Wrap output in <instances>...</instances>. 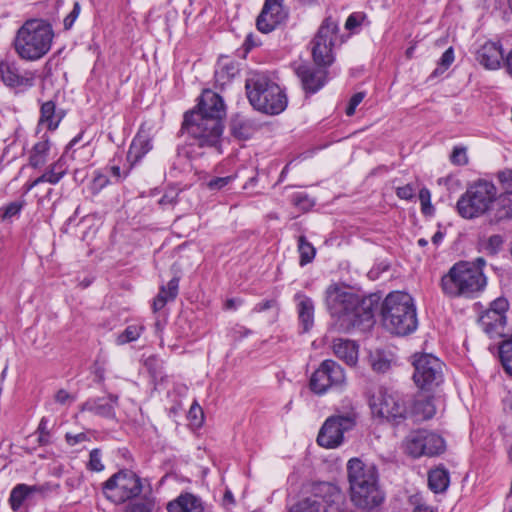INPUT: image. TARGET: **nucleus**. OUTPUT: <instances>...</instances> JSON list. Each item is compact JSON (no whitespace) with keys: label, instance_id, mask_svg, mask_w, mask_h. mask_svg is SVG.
<instances>
[{"label":"nucleus","instance_id":"2f4dec72","mask_svg":"<svg viewBox=\"0 0 512 512\" xmlns=\"http://www.w3.org/2000/svg\"><path fill=\"white\" fill-rule=\"evenodd\" d=\"M450 483L449 472L443 467L433 469L428 474V486L434 493L445 492Z\"/></svg>","mask_w":512,"mask_h":512},{"label":"nucleus","instance_id":"9b49d317","mask_svg":"<svg viewBox=\"0 0 512 512\" xmlns=\"http://www.w3.org/2000/svg\"><path fill=\"white\" fill-rule=\"evenodd\" d=\"M141 492V479L131 470H121L103 484V493L114 503L125 502Z\"/></svg>","mask_w":512,"mask_h":512},{"label":"nucleus","instance_id":"09e8293b","mask_svg":"<svg viewBox=\"0 0 512 512\" xmlns=\"http://www.w3.org/2000/svg\"><path fill=\"white\" fill-rule=\"evenodd\" d=\"M509 309L508 300L504 297H499L495 299L491 304L488 310H491L499 315L506 316V312Z\"/></svg>","mask_w":512,"mask_h":512},{"label":"nucleus","instance_id":"ddd939ff","mask_svg":"<svg viewBox=\"0 0 512 512\" xmlns=\"http://www.w3.org/2000/svg\"><path fill=\"white\" fill-rule=\"evenodd\" d=\"M344 369L334 360H324L310 377L309 387L317 395L329 390H339L345 386Z\"/></svg>","mask_w":512,"mask_h":512},{"label":"nucleus","instance_id":"7ed1b4c3","mask_svg":"<svg viewBox=\"0 0 512 512\" xmlns=\"http://www.w3.org/2000/svg\"><path fill=\"white\" fill-rule=\"evenodd\" d=\"M351 501L359 508L371 510L381 505L384 492L378 485V475L374 467H367L357 459H350L347 465Z\"/></svg>","mask_w":512,"mask_h":512},{"label":"nucleus","instance_id":"de8ad7c7","mask_svg":"<svg viewBox=\"0 0 512 512\" xmlns=\"http://www.w3.org/2000/svg\"><path fill=\"white\" fill-rule=\"evenodd\" d=\"M366 15L362 12H354L349 15L345 22V28L349 31H353L355 28L359 27L363 21L365 20Z\"/></svg>","mask_w":512,"mask_h":512},{"label":"nucleus","instance_id":"c03bdc74","mask_svg":"<svg viewBox=\"0 0 512 512\" xmlns=\"http://www.w3.org/2000/svg\"><path fill=\"white\" fill-rule=\"evenodd\" d=\"M188 416L191 419V423L193 426L200 427L202 425L204 420V413L201 406L197 402H194L191 405L188 411Z\"/></svg>","mask_w":512,"mask_h":512},{"label":"nucleus","instance_id":"680f3d73","mask_svg":"<svg viewBox=\"0 0 512 512\" xmlns=\"http://www.w3.org/2000/svg\"><path fill=\"white\" fill-rule=\"evenodd\" d=\"M497 178L507 189L512 187V170L506 169L498 172Z\"/></svg>","mask_w":512,"mask_h":512},{"label":"nucleus","instance_id":"5fc2aeb1","mask_svg":"<svg viewBox=\"0 0 512 512\" xmlns=\"http://www.w3.org/2000/svg\"><path fill=\"white\" fill-rule=\"evenodd\" d=\"M88 468L91 471H102L104 469V465L101 462V457L99 454V450H91L90 459L88 462Z\"/></svg>","mask_w":512,"mask_h":512},{"label":"nucleus","instance_id":"8fccbe9b","mask_svg":"<svg viewBox=\"0 0 512 512\" xmlns=\"http://www.w3.org/2000/svg\"><path fill=\"white\" fill-rule=\"evenodd\" d=\"M132 168L130 166L128 169L122 171L121 168L117 165H112L108 167L107 173L110 174V176L114 179V183H120L122 180H124L128 175Z\"/></svg>","mask_w":512,"mask_h":512},{"label":"nucleus","instance_id":"774afa93","mask_svg":"<svg viewBox=\"0 0 512 512\" xmlns=\"http://www.w3.org/2000/svg\"><path fill=\"white\" fill-rule=\"evenodd\" d=\"M504 69L506 73L512 78V49L505 56Z\"/></svg>","mask_w":512,"mask_h":512},{"label":"nucleus","instance_id":"f8f14e48","mask_svg":"<svg viewBox=\"0 0 512 512\" xmlns=\"http://www.w3.org/2000/svg\"><path fill=\"white\" fill-rule=\"evenodd\" d=\"M357 415L354 411L329 417L323 424L317 442L323 448H336L343 444L344 434L356 425Z\"/></svg>","mask_w":512,"mask_h":512},{"label":"nucleus","instance_id":"c85d7f7f","mask_svg":"<svg viewBox=\"0 0 512 512\" xmlns=\"http://www.w3.org/2000/svg\"><path fill=\"white\" fill-rule=\"evenodd\" d=\"M50 489V486H28L26 484H18L15 486L9 497V502L11 505V508L14 511H17L20 509V507L23 505L25 499L32 493L39 492L44 493V491Z\"/></svg>","mask_w":512,"mask_h":512},{"label":"nucleus","instance_id":"bf43d9fd","mask_svg":"<svg viewBox=\"0 0 512 512\" xmlns=\"http://www.w3.org/2000/svg\"><path fill=\"white\" fill-rule=\"evenodd\" d=\"M65 438H66V442L68 445L74 446V445L81 444V443L87 441L88 434L84 433V432L77 433V434L66 433Z\"/></svg>","mask_w":512,"mask_h":512},{"label":"nucleus","instance_id":"39448f33","mask_svg":"<svg viewBox=\"0 0 512 512\" xmlns=\"http://www.w3.org/2000/svg\"><path fill=\"white\" fill-rule=\"evenodd\" d=\"M53 37L52 26L47 21L30 19L18 29L14 48L20 58L36 61L49 52Z\"/></svg>","mask_w":512,"mask_h":512},{"label":"nucleus","instance_id":"4be33fe9","mask_svg":"<svg viewBox=\"0 0 512 512\" xmlns=\"http://www.w3.org/2000/svg\"><path fill=\"white\" fill-rule=\"evenodd\" d=\"M435 413L434 397L424 393H418L414 397L408 410V415L415 421L429 420L434 417Z\"/></svg>","mask_w":512,"mask_h":512},{"label":"nucleus","instance_id":"f257e3e1","mask_svg":"<svg viewBox=\"0 0 512 512\" xmlns=\"http://www.w3.org/2000/svg\"><path fill=\"white\" fill-rule=\"evenodd\" d=\"M325 305L338 330L347 333L365 323L371 324L377 303L344 283H332L325 290Z\"/></svg>","mask_w":512,"mask_h":512},{"label":"nucleus","instance_id":"4d7b16f0","mask_svg":"<svg viewBox=\"0 0 512 512\" xmlns=\"http://www.w3.org/2000/svg\"><path fill=\"white\" fill-rule=\"evenodd\" d=\"M154 504L150 501L136 502L129 505L125 512H153Z\"/></svg>","mask_w":512,"mask_h":512},{"label":"nucleus","instance_id":"72a5a7b5","mask_svg":"<svg viewBox=\"0 0 512 512\" xmlns=\"http://www.w3.org/2000/svg\"><path fill=\"white\" fill-rule=\"evenodd\" d=\"M230 132L235 138L239 140H247L252 136L254 129L248 120L236 116L231 120Z\"/></svg>","mask_w":512,"mask_h":512},{"label":"nucleus","instance_id":"6ab92c4d","mask_svg":"<svg viewBox=\"0 0 512 512\" xmlns=\"http://www.w3.org/2000/svg\"><path fill=\"white\" fill-rule=\"evenodd\" d=\"M406 448H445L446 442L437 432L427 429L411 431L405 440Z\"/></svg>","mask_w":512,"mask_h":512},{"label":"nucleus","instance_id":"423d86ee","mask_svg":"<svg viewBox=\"0 0 512 512\" xmlns=\"http://www.w3.org/2000/svg\"><path fill=\"white\" fill-rule=\"evenodd\" d=\"M246 93L250 104L266 114L277 115L287 107V96L281 87L267 75L256 73L246 80Z\"/></svg>","mask_w":512,"mask_h":512},{"label":"nucleus","instance_id":"3c124183","mask_svg":"<svg viewBox=\"0 0 512 512\" xmlns=\"http://www.w3.org/2000/svg\"><path fill=\"white\" fill-rule=\"evenodd\" d=\"M450 160L456 165H465L468 162L466 149L462 147H455L450 156Z\"/></svg>","mask_w":512,"mask_h":512},{"label":"nucleus","instance_id":"e2e57ef3","mask_svg":"<svg viewBox=\"0 0 512 512\" xmlns=\"http://www.w3.org/2000/svg\"><path fill=\"white\" fill-rule=\"evenodd\" d=\"M251 333L252 332L250 329H248L242 325H236L232 329V335L235 339H241V338L247 337Z\"/></svg>","mask_w":512,"mask_h":512},{"label":"nucleus","instance_id":"dca6fc26","mask_svg":"<svg viewBox=\"0 0 512 512\" xmlns=\"http://www.w3.org/2000/svg\"><path fill=\"white\" fill-rule=\"evenodd\" d=\"M0 78L2 82L16 91H24L34 85L35 74L21 70L15 61H0Z\"/></svg>","mask_w":512,"mask_h":512},{"label":"nucleus","instance_id":"0eeeda50","mask_svg":"<svg viewBox=\"0 0 512 512\" xmlns=\"http://www.w3.org/2000/svg\"><path fill=\"white\" fill-rule=\"evenodd\" d=\"M486 286V277L482 271L468 261L455 263L441 278L443 293L452 298L473 297Z\"/></svg>","mask_w":512,"mask_h":512},{"label":"nucleus","instance_id":"6e6d98bb","mask_svg":"<svg viewBox=\"0 0 512 512\" xmlns=\"http://www.w3.org/2000/svg\"><path fill=\"white\" fill-rule=\"evenodd\" d=\"M81 11V6L78 2L74 3L72 11L65 17L63 21V25L65 30H69L72 28L74 22L78 18Z\"/></svg>","mask_w":512,"mask_h":512},{"label":"nucleus","instance_id":"7c9ffc66","mask_svg":"<svg viewBox=\"0 0 512 512\" xmlns=\"http://www.w3.org/2000/svg\"><path fill=\"white\" fill-rule=\"evenodd\" d=\"M178 279H171L166 286L160 288L159 293L153 300V311H160L169 301H173L178 294Z\"/></svg>","mask_w":512,"mask_h":512},{"label":"nucleus","instance_id":"0e129e2a","mask_svg":"<svg viewBox=\"0 0 512 512\" xmlns=\"http://www.w3.org/2000/svg\"><path fill=\"white\" fill-rule=\"evenodd\" d=\"M55 401L59 404H66L68 402L73 401L71 395L64 389H60L55 394Z\"/></svg>","mask_w":512,"mask_h":512},{"label":"nucleus","instance_id":"aec40b11","mask_svg":"<svg viewBox=\"0 0 512 512\" xmlns=\"http://www.w3.org/2000/svg\"><path fill=\"white\" fill-rule=\"evenodd\" d=\"M118 395L109 394L107 398H91L85 401L80 410L88 411L108 419L115 418V407L118 406Z\"/></svg>","mask_w":512,"mask_h":512},{"label":"nucleus","instance_id":"49530a36","mask_svg":"<svg viewBox=\"0 0 512 512\" xmlns=\"http://www.w3.org/2000/svg\"><path fill=\"white\" fill-rule=\"evenodd\" d=\"M234 176L214 177L207 182V187L212 191H219L234 180Z\"/></svg>","mask_w":512,"mask_h":512},{"label":"nucleus","instance_id":"603ef678","mask_svg":"<svg viewBox=\"0 0 512 512\" xmlns=\"http://www.w3.org/2000/svg\"><path fill=\"white\" fill-rule=\"evenodd\" d=\"M372 368L376 372H386L390 368V361L377 354L372 357Z\"/></svg>","mask_w":512,"mask_h":512},{"label":"nucleus","instance_id":"1a4fd4ad","mask_svg":"<svg viewBox=\"0 0 512 512\" xmlns=\"http://www.w3.org/2000/svg\"><path fill=\"white\" fill-rule=\"evenodd\" d=\"M343 499L336 485L319 482L313 485L311 495L293 505L289 512H340Z\"/></svg>","mask_w":512,"mask_h":512},{"label":"nucleus","instance_id":"5701e85b","mask_svg":"<svg viewBox=\"0 0 512 512\" xmlns=\"http://www.w3.org/2000/svg\"><path fill=\"white\" fill-rule=\"evenodd\" d=\"M152 140L145 132H139L134 137L127 152V161L130 168L137 165L141 159L152 149Z\"/></svg>","mask_w":512,"mask_h":512},{"label":"nucleus","instance_id":"2eb2a0df","mask_svg":"<svg viewBox=\"0 0 512 512\" xmlns=\"http://www.w3.org/2000/svg\"><path fill=\"white\" fill-rule=\"evenodd\" d=\"M373 414L388 421L398 422L408 415V409L400 396L379 388L369 400Z\"/></svg>","mask_w":512,"mask_h":512},{"label":"nucleus","instance_id":"58836bf2","mask_svg":"<svg viewBox=\"0 0 512 512\" xmlns=\"http://www.w3.org/2000/svg\"><path fill=\"white\" fill-rule=\"evenodd\" d=\"M504 244V239L501 235H492L490 236L483 244L482 247L485 250V252L489 255H496L498 254Z\"/></svg>","mask_w":512,"mask_h":512},{"label":"nucleus","instance_id":"37998d69","mask_svg":"<svg viewBox=\"0 0 512 512\" xmlns=\"http://www.w3.org/2000/svg\"><path fill=\"white\" fill-rule=\"evenodd\" d=\"M419 200L421 203L422 213L425 215H431L434 209L431 204V193L429 189L424 187L419 191Z\"/></svg>","mask_w":512,"mask_h":512},{"label":"nucleus","instance_id":"a18cd8bd","mask_svg":"<svg viewBox=\"0 0 512 512\" xmlns=\"http://www.w3.org/2000/svg\"><path fill=\"white\" fill-rule=\"evenodd\" d=\"M25 205L26 201L24 199L9 203L3 209V218L8 219L18 215Z\"/></svg>","mask_w":512,"mask_h":512},{"label":"nucleus","instance_id":"e433bc0d","mask_svg":"<svg viewBox=\"0 0 512 512\" xmlns=\"http://www.w3.org/2000/svg\"><path fill=\"white\" fill-rule=\"evenodd\" d=\"M144 331V326L139 324H132L125 328L116 338L117 345H125L127 343L136 341Z\"/></svg>","mask_w":512,"mask_h":512},{"label":"nucleus","instance_id":"9d476101","mask_svg":"<svg viewBox=\"0 0 512 512\" xmlns=\"http://www.w3.org/2000/svg\"><path fill=\"white\" fill-rule=\"evenodd\" d=\"M338 32V22L332 17L325 18L311 42L313 60L317 66L327 67L334 62L333 47Z\"/></svg>","mask_w":512,"mask_h":512},{"label":"nucleus","instance_id":"b1692460","mask_svg":"<svg viewBox=\"0 0 512 512\" xmlns=\"http://www.w3.org/2000/svg\"><path fill=\"white\" fill-rule=\"evenodd\" d=\"M295 300L297 301L299 323L303 328V332H308L314 324V303L310 297L302 293H297Z\"/></svg>","mask_w":512,"mask_h":512},{"label":"nucleus","instance_id":"473e14b6","mask_svg":"<svg viewBox=\"0 0 512 512\" xmlns=\"http://www.w3.org/2000/svg\"><path fill=\"white\" fill-rule=\"evenodd\" d=\"M67 167L63 158H59L54 163L50 164L45 172L40 176L42 183L47 182L52 185L58 184L61 179L66 175Z\"/></svg>","mask_w":512,"mask_h":512},{"label":"nucleus","instance_id":"412c9836","mask_svg":"<svg viewBox=\"0 0 512 512\" xmlns=\"http://www.w3.org/2000/svg\"><path fill=\"white\" fill-rule=\"evenodd\" d=\"M296 74L301 80L303 89L309 93L317 92L326 82V72L324 70L315 69L308 65L298 66Z\"/></svg>","mask_w":512,"mask_h":512},{"label":"nucleus","instance_id":"393cba45","mask_svg":"<svg viewBox=\"0 0 512 512\" xmlns=\"http://www.w3.org/2000/svg\"><path fill=\"white\" fill-rule=\"evenodd\" d=\"M167 510L168 512H203L204 507L199 497L187 492L169 502Z\"/></svg>","mask_w":512,"mask_h":512},{"label":"nucleus","instance_id":"338daca9","mask_svg":"<svg viewBox=\"0 0 512 512\" xmlns=\"http://www.w3.org/2000/svg\"><path fill=\"white\" fill-rule=\"evenodd\" d=\"M275 303L276 302L274 300H264L257 303L253 310L255 312H263L265 310L272 308L275 305Z\"/></svg>","mask_w":512,"mask_h":512},{"label":"nucleus","instance_id":"a211bd4d","mask_svg":"<svg viewBox=\"0 0 512 512\" xmlns=\"http://www.w3.org/2000/svg\"><path fill=\"white\" fill-rule=\"evenodd\" d=\"M476 61L487 70L504 68L503 48L500 42L487 41L476 51Z\"/></svg>","mask_w":512,"mask_h":512},{"label":"nucleus","instance_id":"864d4df0","mask_svg":"<svg viewBox=\"0 0 512 512\" xmlns=\"http://www.w3.org/2000/svg\"><path fill=\"white\" fill-rule=\"evenodd\" d=\"M110 183L107 174L97 172L92 183V190L94 193L99 192Z\"/></svg>","mask_w":512,"mask_h":512},{"label":"nucleus","instance_id":"c756f323","mask_svg":"<svg viewBox=\"0 0 512 512\" xmlns=\"http://www.w3.org/2000/svg\"><path fill=\"white\" fill-rule=\"evenodd\" d=\"M50 147L51 144L48 138L35 143L29 152V166L34 169L44 166L48 160Z\"/></svg>","mask_w":512,"mask_h":512},{"label":"nucleus","instance_id":"4468645a","mask_svg":"<svg viewBox=\"0 0 512 512\" xmlns=\"http://www.w3.org/2000/svg\"><path fill=\"white\" fill-rule=\"evenodd\" d=\"M413 380L422 390H431L443 382V363L432 354L414 356Z\"/></svg>","mask_w":512,"mask_h":512},{"label":"nucleus","instance_id":"f3484780","mask_svg":"<svg viewBox=\"0 0 512 512\" xmlns=\"http://www.w3.org/2000/svg\"><path fill=\"white\" fill-rule=\"evenodd\" d=\"M287 18V12L283 8V0H265L260 15L257 17L256 26L262 33L273 31Z\"/></svg>","mask_w":512,"mask_h":512},{"label":"nucleus","instance_id":"bb28decb","mask_svg":"<svg viewBox=\"0 0 512 512\" xmlns=\"http://www.w3.org/2000/svg\"><path fill=\"white\" fill-rule=\"evenodd\" d=\"M64 117L65 111L57 109L53 101H46L41 105L39 123L46 125L48 130H56Z\"/></svg>","mask_w":512,"mask_h":512},{"label":"nucleus","instance_id":"a878e982","mask_svg":"<svg viewBox=\"0 0 512 512\" xmlns=\"http://www.w3.org/2000/svg\"><path fill=\"white\" fill-rule=\"evenodd\" d=\"M479 324L489 337L502 336L506 325V316L487 309L480 316Z\"/></svg>","mask_w":512,"mask_h":512},{"label":"nucleus","instance_id":"4c0bfd02","mask_svg":"<svg viewBox=\"0 0 512 512\" xmlns=\"http://www.w3.org/2000/svg\"><path fill=\"white\" fill-rule=\"evenodd\" d=\"M500 359L505 371L512 376V338L500 346Z\"/></svg>","mask_w":512,"mask_h":512},{"label":"nucleus","instance_id":"f704fd0d","mask_svg":"<svg viewBox=\"0 0 512 512\" xmlns=\"http://www.w3.org/2000/svg\"><path fill=\"white\" fill-rule=\"evenodd\" d=\"M497 200L495 218L498 221L512 218V190H507Z\"/></svg>","mask_w":512,"mask_h":512},{"label":"nucleus","instance_id":"f03ea898","mask_svg":"<svg viewBox=\"0 0 512 512\" xmlns=\"http://www.w3.org/2000/svg\"><path fill=\"white\" fill-rule=\"evenodd\" d=\"M225 105L221 96L210 90L203 92L197 109L186 112L182 132L200 147H216L223 133Z\"/></svg>","mask_w":512,"mask_h":512},{"label":"nucleus","instance_id":"6e6552de","mask_svg":"<svg viewBox=\"0 0 512 512\" xmlns=\"http://www.w3.org/2000/svg\"><path fill=\"white\" fill-rule=\"evenodd\" d=\"M497 199V189L492 182L478 180L469 186L457 201V211L465 219L485 214Z\"/></svg>","mask_w":512,"mask_h":512},{"label":"nucleus","instance_id":"13d9d810","mask_svg":"<svg viewBox=\"0 0 512 512\" xmlns=\"http://www.w3.org/2000/svg\"><path fill=\"white\" fill-rule=\"evenodd\" d=\"M365 94L363 92L355 93L346 108V114L352 116L355 113L356 107L363 101Z\"/></svg>","mask_w":512,"mask_h":512},{"label":"nucleus","instance_id":"052dcab7","mask_svg":"<svg viewBox=\"0 0 512 512\" xmlns=\"http://www.w3.org/2000/svg\"><path fill=\"white\" fill-rule=\"evenodd\" d=\"M415 189L412 185L407 184L396 189V195L403 200H411L414 197Z\"/></svg>","mask_w":512,"mask_h":512},{"label":"nucleus","instance_id":"20e7f679","mask_svg":"<svg viewBox=\"0 0 512 512\" xmlns=\"http://www.w3.org/2000/svg\"><path fill=\"white\" fill-rule=\"evenodd\" d=\"M381 315L384 327L395 335H408L418 325L413 299L405 292L389 293L382 303Z\"/></svg>","mask_w":512,"mask_h":512},{"label":"nucleus","instance_id":"79ce46f5","mask_svg":"<svg viewBox=\"0 0 512 512\" xmlns=\"http://www.w3.org/2000/svg\"><path fill=\"white\" fill-rule=\"evenodd\" d=\"M236 73V66L232 62L229 64L221 65L215 72L216 81L224 84L226 81L234 77Z\"/></svg>","mask_w":512,"mask_h":512},{"label":"nucleus","instance_id":"cd10ccee","mask_svg":"<svg viewBox=\"0 0 512 512\" xmlns=\"http://www.w3.org/2000/svg\"><path fill=\"white\" fill-rule=\"evenodd\" d=\"M334 354L347 365L354 366L358 361V345L348 339H336L333 343Z\"/></svg>","mask_w":512,"mask_h":512},{"label":"nucleus","instance_id":"69168bd1","mask_svg":"<svg viewBox=\"0 0 512 512\" xmlns=\"http://www.w3.org/2000/svg\"><path fill=\"white\" fill-rule=\"evenodd\" d=\"M439 450H432V449H429V450H410V455L413 457V458H419L423 455H426V456H429V457H433V456H436L438 455Z\"/></svg>","mask_w":512,"mask_h":512},{"label":"nucleus","instance_id":"a19ab883","mask_svg":"<svg viewBox=\"0 0 512 512\" xmlns=\"http://www.w3.org/2000/svg\"><path fill=\"white\" fill-rule=\"evenodd\" d=\"M49 419L43 417L39 423L37 433H38V443L40 446H48L52 444L51 435L49 430Z\"/></svg>","mask_w":512,"mask_h":512},{"label":"nucleus","instance_id":"c9c22d12","mask_svg":"<svg viewBox=\"0 0 512 512\" xmlns=\"http://www.w3.org/2000/svg\"><path fill=\"white\" fill-rule=\"evenodd\" d=\"M298 252L300 254V266H305L312 262L316 254L315 248L307 241L305 236H300L298 239Z\"/></svg>","mask_w":512,"mask_h":512},{"label":"nucleus","instance_id":"ea45409f","mask_svg":"<svg viewBox=\"0 0 512 512\" xmlns=\"http://www.w3.org/2000/svg\"><path fill=\"white\" fill-rule=\"evenodd\" d=\"M454 62V50L452 47H449L441 56L438 67L433 71V76H438L444 73Z\"/></svg>","mask_w":512,"mask_h":512}]
</instances>
